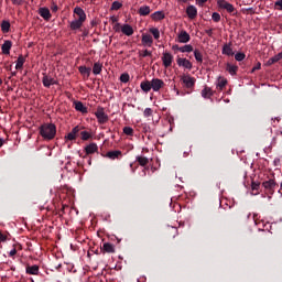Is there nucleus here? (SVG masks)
<instances>
[{"label":"nucleus","instance_id":"obj_42","mask_svg":"<svg viewBox=\"0 0 282 282\" xmlns=\"http://www.w3.org/2000/svg\"><path fill=\"white\" fill-rule=\"evenodd\" d=\"M235 58H236V61L241 62V61H243V58H246V54H243V53H237V54L235 55Z\"/></svg>","mask_w":282,"mask_h":282},{"label":"nucleus","instance_id":"obj_20","mask_svg":"<svg viewBox=\"0 0 282 282\" xmlns=\"http://www.w3.org/2000/svg\"><path fill=\"white\" fill-rule=\"evenodd\" d=\"M139 14L141 17H147L149 14H151V8L149 6H143L139 9Z\"/></svg>","mask_w":282,"mask_h":282},{"label":"nucleus","instance_id":"obj_38","mask_svg":"<svg viewBox=\"0 0 282 282\" xmlns=\"http://www.w3.org/2000/svg\"><path fill=\"white\" fill-rule=\"evenodd\" d=\"M194 56H195V59L198 62V63H202L203 61V55L199 51H195L194 52Z\"/></svg>","mask_w":282,"mask_h":282},{"label":"nucleus","instance_id":"obj_43","mask_svg":"<svg viewBox=\"0 0 282 282\" xmlns=\"http://www.w3.org/2000/svg\"><path fill=\"white\" fill-rule=\"evenodd\" d=\"M69 142H72V132H68L66 135V144H67L68 149H69V147H72V143H69Z\"/></svg>","mask_w":282,"mask_h":282},{"label":"nucleus","instance_id":"obj_31","mask_svg":"<svg viewBox=\"0 0 282 282\" xmlns=\"http://www.w3.org/2000/svg\"><path fill=\"white\" fill-rule=\"evenodd\" d=\"M202 96L203 98H210V96H213V89H210L209 87H205L202 90Z\"/></svg>","mask_w":282,"mask_h":282},{"label":"nucleus","instance_id":"obj_14","mask_svg":"<svg viewBox=\"0 0 282 282\" xmlns=\"http://www.w3.org/2000/svg\"><path fill=\"white\" fill-rule=\"evenodd\" d=\"M191 35L186 31H181L178 34V43H188Z\"/></svg>","mask_w":282,"mask_h":282},{"label":"nucleus","instance_id":"obj_3","mask_svg":"<svg viewBox=\"0 0 282 282\" xmlns=\"http://www.w3.org/2000/svg\"><path fill=\"white\" fill-rule=\"evenodd\" d=\"M95 116H96L99 124H105L106 122L109 121V116H107L105 113V108H102V107L97 108Z\"/></svg>","mask_w":282,"mask_h":282},{"label":"nucleus","instance_id":"obj_50","mask_svg":"<svg viewBox=\"0 0 282 282\" xmlns=\"http://www.w3.org/2000/svg\"><path fill=\"white\" fill-rule=\"evenodd\" d=\"M251 188L252 191H259V183H252Z\"/></svg>","mask_w":282,"mask_h":282},{"label":"nucleus","instance_id":"obj_12","mask_svg":"<svg viewBox=\"0 0 282 282\" xmlns=\"http://www.w3.org/2000/svg\"><path fill=\"white\" fill-rule=\"evenodd\" d=\"M2 54H10V50H12V41L6 40L1 46Z\"/></svg>","mask_w":282,"mask_h":282},{"label":"nucleus","instance_id":"obj_48","mask_svg":"<svg viewBox=\"0 0 282 282\" xmlns=\"http://www.w3.org/2000/svg\"><path fill=\"white\" fill-rule=\"evenodd\" d=\"M13 6H21L23 3V0H11Z\"/></svg>","mask_w":282,"mask_h":282},{"label":"nucleus","instance_id":"obj_55","mask_svg":"<svg viewBox=\"0 0 282 282\" xmlns=\"http://www.w3.org/2000/svg\"><path fill=\"white\" fill-rule=\"evenodd\" d=\"M6 235H3L1 231H0V241H6Z\"/></svg>","mask_w":282,"mask_h":282},{"label":"nucleus","instance_id":"obj_47","mask_svg":"<svg viewBox=\"0 0 282 282\" xmlns=\"http://www.w3.org/2000/svg\"><path fill=\"white\" fill-rule=\"evenodd\" d=\"M78 131H80V127H78V126L73 129V137H72L73 140H74V135H76V133H78Z\"/></svg>","mask_w":282,"mask_h":282},{"label":"nucleus","instance_id":"obj_61","mask_svg":"<svg viewBox=\"0 0 282 282\" xmlns=\"http://www.w3.org/2000/svg\"><path fill=\"white\" fill-rule=\"evenodd\" d=\"M11 270H13V271H14V270H15V269H14V267H12V268H11Z\"/></svg>","mask_w":282,"mask_h":282},{"label":"nucleus","instance_id":"obj_37","mask_svg":"<svg viewBox=\"0 0 282 282\" xmlns=\"http://www.w3.org/2000/svg\"><path fill=\"white\" fill-rule=\"evenodd\" d=\"M180 52H193V46L192 45H185L178 48Z\"/></svg>","mask_w":282,"mask_h":282},{"label":"nucleus","instance_id":"obj_8","mask_svg":"<svg viewBox=\"0 0 282 282\" xmlns=\"http://www.w3.org/2000/svg\"><path fill=\"white\" fill-rule=\"evenodd\" d=\"M162 62L164 67H171L173 65V55L171 53H163Z\"/></svg>","mask_w":282,"mask_h":282},{"label":"nucleus","instance_id":"obj_25","mask_svg":"<svg viewBox=\"0 0 282 282\" xmlns=\"http://www.w3.org/2000/svg\"><path fill=\"white\" fill-rule=\"evenodd\" d=\"M141 89H142V91H144L145 94H149V90L152 89L151 82H142V83H141Z\"/></svg>","mask_w":282,"mask_h":282},{"label":"nucleus","instance_id":"obj_35","mask_svg":"<svg viewBox=\"0 0 282 282\" xmlns=\"http://www.w3.org/2000/svg\"><path fill=\"white\" fill-rule=\"evenodd\" d=\"M151 34L153 35V37L158 41V39H160V30L152 28L150 29Z\"/></svg>","mask_w":282,"mask_h":282},{"label":"nucleus","instance_id":"obj_51","mask_svg":"<svg viewBox=\"0 0 282 282\" xmlns=\"http://www.w3.org/2000/svg\"><path fill=\"white\" fill-rule=\"evenodd\" d=\"M51 10H52V12H58V6L53 3L51 7Z\"/></svg>","mask_w":282,"mask_h":282},{"label":"nucleus","instance_id":"obj_56","mask_svg":"<svg viewBox=\"0 0 282 282\" xmlns=\"http://www.w3.org/2000/svg\"><path fill=\"white\" fill-rule=\"evenodd\" d=\"M206 1H208V0H197V3H198V6H204V3H206Z\"/></svg>","mask_w":282,"mask_h":282},{"label":"nucleus","instance_id":"obj_17","mask_svg":"<svg viewBox=\"0 0 282 282\" xmlns=\"http://www.w3.org/2000/svg\"><path fill=\"white\" fill-rule=\"evenodd\" d=\"M142 43L143 45H148V47H151L153 45V37L149 34L142 35Z\"/></svg>","mask_w":282,"mask_h":282},{"label":"nucleus","instance_id":"obj_36","mask_svg":"<svg viewBox=\"0 0 282 282\" xmlns=\"http://www.w3.org/2000/svg\"><path fill=\"white\" fill-rule=\"evenodd\" d=\"M212 19L215 21V23H219V21H221V15L217 12H214Z\"/></svg>","mask_w":282,"mask_h":282},{"label":"nucleus","instance_id":"obj_16","mask_svg":"<svg viewBox=\"0 0 282 282\" xmlns=\"http://www.w3.org/2000/svg\"><path fill=\"white\" fill-rule=\"evenodd\" d=\"M262 186L267 191H274V186H276V182H274V180H269V181L263 182Z\"/></svg>","mask_w":282,"mask_h":282},{"label":"nucleus","instance_id":"obj_26","mask_svg":"<svg viewBox=\"0 0 282 282\" xmlns=\"http://www.w3.org/2000/svg\"><path fill=\"white\" fill-rule=\"evenodd\" d=\"M151 17H152L153 21H162V19H164V12L156 11Z\"/></svg>","mask_w":282,"mask_h":282},{"label":"nucleus","instance_id":"obj_32","mask_svg":"<svg viewBox=\"0 0 282 282\" xmlns=\"http://www.w3.org/2000/svg\"><path fill=\"white\" fill-rule=\"evenodd\" d=\"M237 69H239V67H237L232 64H227V72H229V74H231V76H235L237 74Z\"/></svg>","mask_w":282,"mask_h":282},{"label":"nucleus","instance_id":"obj_23","mask_svg":"<svg viewBox=\"0 0 282 282\" xmlns=\"http://www.w3.org/2000/svg\"><path fill=\"white\" fill-rule=\"evenodd\" d=\"M79 72H80V74H82L85 78H89V76H90V74H91V68L85 67V66H80V67H79Z\"/></svg>","mask_w":282,"mask_h":282},{"label":"nucleus","instance_id":"obj_13","mask_svg":"<svg viewBox=\"0 0 282 282\" xmlns=\"http://www.w3.org/2000/svg\"><path fill=\"white\" fill-rule=\"evenodd\" d=\"M121 32L122 34H124L126 36H132L133 34V26L129 25V24H123L121 26Z\"/></svg>","mask_w":282,"mask_h":282},{"label":"nucleus","instance_id":"obj_53","mask_svg":"<svg viewBox=\"0 0 282 282\" xmlns=\"http://www.w3.org/2000/svg\"><path fill=\"white\" fill-rule=\"evenodd\" d=\"M142 56H143V57L151 56V52L145 50V51L143 52Z\"/></svg>","mask_w":282,"mask_h":282},{"label":"nucleus","instance_id":"obj_59","mask_svg":"<svg viewBox=\"0 0 282 282\" xmlns=\"http://www.w3.org/2000/svg\"><path fill=\"white\" fill-rule=\"evenodd\" d=\"M0 85H3V79L0 78Z\"/></svg>","mask_w":282,"mask_h":282},{"label":"nucleus","instance_id":"obj_28","mask_svg":"<svg viewBox=\"0 0 282 282\" xmlns=\"http://www.w3.org/2000/svg\"><path fill=\"white\" fill-rule=\"evenodd\" d=\"M100 72H102V64L95 63L94 67H93V73L95 74V76H98V74H100Z\"/></svg>","mask_w":282,"mask_h":282},{"label":"nucleus","instance_id":"obj_52","mask_svg":"<svg viewBox=\"0 0 282 282\" xmlns=\"http://www.w3.org/2000/svg\"><path fill=\"white\" fill-rule=\"evenodd\" d=\"M257 69H261V63H258V64L252 68V72H257Z\"/></svg>","mask_w":282,"mask_h":282},{"label":"nucleus","instance_id":"obj_29","mask_svg":"<svg viewBox=\"0 0 282 282\" xmlns=\"http://www.w3.org/2000/svg\"><path fill=\"white\" fill-rule=\"evenodd\" d=\"M104 250L105 252H109V253L116 252V248L113 247V245L109 242L104 243Z\"/></svg>","mask_w":282,"mask_h":282},{"label":"nucleus","instance_id":"obj_54","mask_svg":"<svg viewBox=\"0 0 282 282\" xmlns=\"http://www.w3.org/2000/svg\"><path fill=\"white\" fill-rule=\"evenodd\" d=\"M14 254H17V249H12V250L9 252V256H10V257H14Z\"/></svg>","mask_w":282,"mask_h":282},{"label":"nucleus","instance_id":"obj_46","mask_svg":"<svg viewBox=\"0 0 282 282\" xmlns=\"http://www.w3.org/2000/svg\"><path fill=\"white\" fill-rule=\"evenodd\" d=\"M153 113V110H151V108H147L143 112V115L145 116V118H149V116H151Z\"/></svg>","mask_w":282,"mask_h":282},{"label":"nucleus","instance_id":"obj_34","mask_svg":"<svg viewBox=\"0 0 282 282\" xmlns=\"http://www.w3.org/2000/svg\"><path fill=\"white\" fill-rule=\"evenodd\" d=\"M120 155V151H111L107 153V158H110V160H116Z\"/></svg>","mask_w":282,"mask_h":282},{"label":"nucleus","instance_id":"obj_49","mask_svg":"<svg viewBox=\"0 0 282 282\" xmlns=\"http://www.w3.org/2000/svg\"><path fill=\"white\" fill-rule=\"evenodd\" d=\"M275 6H276L278 10H282V0H278L275 2Z\"/></svg>","mask_w":282,"mask_h":282},{"label":"nucleus","instance_id":"obj_19","mask_svg":"<svg viewBox=\"0 0 282 282\" xmlns=\"http://www.w3.org/2000/svg\"><path fill=\"white\" fill-rule=\"evenodd\" d=\"M0 28L3 34H8V32H10V21L3 20L0 24Z\"/></svg>","mask_w":282,"mask_h":282},{"label":"nucleus","instance_id":"obj_5","mask_svg":"<svg viewBox=\"0 0 282 282\" xmlns=\"http://www.w3.org/2000/svg\"><path fill=\"white\" fill-rule=\"evenodd\" d=\"M43 86L50 89L51 85H56L57 80L54 77L44 74L42 78Z\"/></svg>","mask_w":282,"mask_h":282},{"label":"nucleus","instance_id":"obj_4","mask_svg":"<svg viewBox=\"0 0 282 282\" xmlns=\"http://www.w3.org/2000/svg\"><path fill=\"white\" fill-rule=\"evenodd\" d=\"M217 6L220 10H226V12L232 13L235 11V6L226 0H217Z\"/></svg>","mask_w":282,"mask_h":282},{"label":"nucleus","instance_id":"obj_15","mask_svg":"<svg viewBox=\"0 0 282 282\" xmlns=\"http://www.w3.org/2000/svg\"><path fill=\"white\" fill-rule=\"evenodd\" d=\"M186 12L189 19H195V17H197V8H195V6L187 7Z\"/></svg>","mask_w":282,"mask_h":282},{"label":"nucleus","instance_id":"obj_33","mask_svg":"<svg viewBox=\"0 0 282 282\" xmlns=\"http://www.w3.org/2000/svg\"><path fill=\"white\" fill-rule=\"evenodd\" d=\"M137 160L141 166H147L149 164V159L145 156H138Z\"/></svg>","mask_w":282,"mask_h":282},{"label":"nucleus","instance_id":"obj_41","mask_svg":"<svg viewBox=\"0 0 282 282\" xmlns=\"http://www.w3.org/2000/svg\"><path fill=\"white\" fill-rule=\"evenodd\" d=\"M122 8V3L115 1L111 6V10H120Z\"/></svg>","mask_w":282,"mask_h":282},{"label":"nucleus","instance_id":"obj_24","mask_svg":"<svg viewBox=\"0 0 282 282\" xmlns=\"http://www.w3.org/2000/svg\"><path fill=\"white\" fill-rule=\"evenodd\" d=\"M96 151H98V145L96 143H90L86 147V153L88 154L96 153Z\"/></svg>","mask_w":282,"mask_h":282},{"label":"nucleus","instance_id":"obj_18","mask_svg":"<svg viewBox=\"0 0 282 282\" xmlns=\"http://www.w3.org/2000/svg\"><path fill=\"white\" fill-rule=\"evenodd\" d=\"M76 111H79L80 113H87V107L83 105L80 101H74Z\"/></svg>","mask_w":282,"mask_h":282},{"label":"nucleus","instance_id":"obj_6","mask_svg":"<svg viewBox=\"0 0 282 282\" xmlns=\"http://www.w3.org/2000/svg\"><path fill=\"white\" fill-rule=\"evenodd\" d=\"M150 83L153 91H160L164 87V80L160 78H153Z\"/></svg>","mask_w":282,"mask_h":282},{"label":"nucleus","instance_id":"obj_21","mask_svg":"<svg viewBox=\"0 0 282 282\" xmlns=\"http://www.w3.org/2000/svg\"><path fill=\"white\" fill-rule=\"evenodd\" d=\"M281 58H282V53H279L278 55L269 58L268 62H267V65L268 66L274 65V63H279V61H281Z\"/></svg>","mask_w":282,"mask_h":282},{"label":"nucleus","instance_id":"obj_44","mask_svg":"<svg viewBox=\"0 0 282 282\" xmlns=\"http://www.w3.org/2000/svg\"><path fill=\"white\" fill-rule=\"evenodd\" d=\"M120 80L121 83H129V74H122Z\"/></svg>","mask_w":282,"mask_h":282},{"label":"nucleus","instance_id":"obj_1","mask_svg":"<svg viewBox=\"0 0 282 282\" xmlns=\"http://www.w3.org/2000/svg\"><path fill=\"white\" fill-rule=\"evenodd\" d=\"M74 19L75 21L72 22V30H79V28L83 26V23H85L87 14H85V11L82 8L76 7L74 9Z\"/></svg>","mask_w":282,"mask_h":282},{"label":"nucleus","instance_id":"obj_7","mask_svg":"<svg viewBox=\"0 0 282 282\" xmlns=\"http://www.w3.org/2000/svg\"><path fill=\"white\" fill-rule=\"evenodd\" d=\"M176 63L178 67H184L185 69H193V64L186 58L178 57Z\"/></svg>","mask_w":282,"mask_h":282},{"label":"nucleus","instance_id":"obj_11","mask_svg":"<svg viewBox=\"0 0 282 282\" xmlns=\"http://www.w3.org/2000/svg\"><path fill=\"white\" fill-rule=\"evenodd\" d=\"M25 272H26V274L39 275L40 268L36 264H34V265L28 264L26 269H25Z\"/></svg>","mask_w":282,"mask_h":282},{"label":"nucleus","instance_id":"obj_2","mask_svg":"<svg viewBox=\"0 0 282 282\" xmlns=\"http://www.w3.org/2000/svg\"><path fill=\"white\" fill-rule=\"evenodd\" d=\"M40 134L44 140H54L56 137V126L54 123H44L40 128Z\"/></svg>","mask_w":282,"mask_h":282},{"label":"nucleus","instance_id":"obj_30","mask_svg":"<svg viewBox=\"0 0 282 282\" xmlns=\"http://www.w3.org/2000/svg\"><path fill=\"white\" fill-rule=\"evenodd\" d=\"M226 85H228V80L224 77H218L217 87H219V89H224Z\"/></svg>","mask_w":282,"mask_h":282},{"label":"nucleus","instance_id":"obj_10","mask_svg":"<svg viewBox=\"0 0 282 282\" xmlns=\"http://www.w3.org/2000/svg\"><path fill=\"white\" fill-rule=\"evenodd\" d=\"M39 14L44 21H50L52 19V13H50V9L47 8H40Z\"/></svg>","mask_w":282,"mask_h":282},{"label":"nucleus","instance_id":"obj_60","mask_svg":"<svg viewBox=\"0 0 282 282\" xmlns=\"http://www.w3.org/2000/svg\"><path fill=\"white\" fill-rule=\"evenodd\" d=\"M12 76H17V73H12Z\"/></svg>","mask_w":282,"mask_h":282},{"label":"nucleus","instance_id":"obj_40","mask_svg":"<svg viewBox=\"0 0 282 282\" xmlns=\"http://www.w3.org/2000/svg\"><path fill=\"white\" fill-rule=\"evenodd\" d=\"M80 135H82V140H89V138H91V134L87 131H82Z\"/></svg>","mask_w":282,"mask_h":282},{"label":"nucleus","instance_id":"obj_27","mask_svg":"<svg viewBox=\"0 0 282 282\" xmlns=\"http://www.w3.org/2000/svg\"><path fill=\"white\" fill-rule=\"evenodd\" d=\"M223 54H226V56H232V47H230V44H225L223 47Z\"/></svg>","mask_w":282,"mask_h":282},{"label":"nucleus","instance_id":"obj_9","mask_svg":"<svg viewBox=\"0 0 282 282\" xmlns=\"http://www.w3.org/2000/svg\"><path fill=\"white\" fill-rule=\"evenodd\" d=\"M181 80L184 83L185 87L191 88L195 85V78L191 77V75H183Z\"/></svg>","mask_w":282,"mask_h":282},{"label":"nucleus","instance_id":"obj_57","mask_svg":"<svg viewBox=\"0 0 282 282\" xmlns=\"http://www.w3.org/2000/svg\"><path fill=\"white\" fill-rule=\"evenodd\" d=\"M205 32L207 35L213 36V29L206 30Z\"/></svg>","mask_w":282,"mask_h":282},{"label":"nucleus","instance_id":"obj_39","mask_svg":"<svg viewBox=\"0 0 282 282\" xmlns=\"http://www.w3.org/2000/svg\"><path fill=\"white\" fill-rule=\"evenodd\" d=\"M123 133H126V135H133V128L124 127L123 128Z\"/></svg>","mask_w":282,"mask_h":282},{"label":"nucleus","instance_id":"obj_45","mask_svg":"<svg viewBox=\"0 0 282 282\" xmlns=\"http://www.w3.org/2000/svg\"><path fill=\"white\" fill-rule=\"evenodd\" d=\"M113 30H115V32H122V25H120V23H116L113 25Z\"/></svg>","mask_w":282,"mask_h":282},{"label":"nucleus","instance_id":"obj_58","mask_svg":"<svg viewBox=\"0 0 282 282\" xmlns=\"http://www.w3.org/2000/svg\"><path fill=\"white\" fill-rule=\"evenodd\" d=\"M3 139L2 138H0V149H1V147H3Z\"/></svg>","mask_w":282,"mask_h":282},{"label":"nucleus","instance_id":"obj_22","mask_svg":"<svg viewBox=\"0 0 282 282\" xmlns=\"http://www.w3.org/2000/svg\"><path fill=\"white\" fill-rule=\"evenodd\" d=\"M25 64V57L23 55H19L15 69H23V65Z\"/></svg>","mask_w":282,"mask_h":282}]
</instances>
